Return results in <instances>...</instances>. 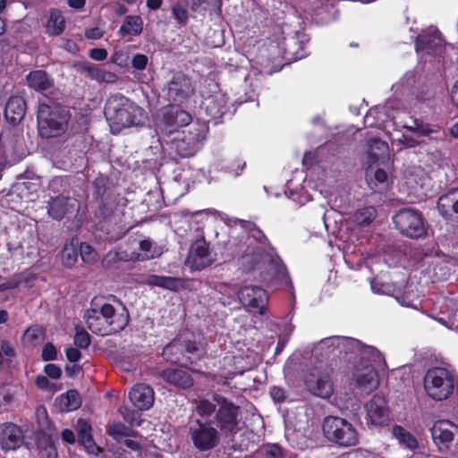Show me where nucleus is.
<instances>
[{
  "label": "nucleus",
  "mask_w": 458,
  "mask_h": 458,
  "mask_svg": "<svg viewBox=\"0 0 458 458\" xmlns=\"http://www.w3.org/2000/svg\"><path fill=\"white\" fill-rule=\"evenodd\" d=\"M194 409L201 419L189 422L187 437L199 452L215 449L220 444V432L235 433L239 407L227 398L217 394L211 400L201 398L195 402Z\"/></svg>",
  "instance_id": "1"
},
{
  "label": "nucleus",
  "mask_w": 458,
  "mask_h": 458,
  "mask_svg": "<svg viewBox=\"0 0 458 458\" xmlns=\"http://www.w3.org/2000/svg\"><path fill=\"white\" fill-rule=\"evenodd\" d=\"M247 248L242 255L241 265L246 269L260 270L265 280L284 277L286 274L284 266L278 257L265 251L267 237L259 230H253L246 240Z\"/></svg>",
  "instance_id": "2"
},
{
  "label": "nucleus",
  "mask_w": 458,
  "mask_h": 458,
  "mask_svg": "<svg viewBox=\"0 0 458 458\" xmlns=\"http://www.w3.org/2000/svg\"><path fill=\"white\" fill-rule=\"evenodd\" d=\"M105 115L114 134L119 133L124 128L141 126L147 120L143 108L121 95L108 98L105 106Z\"/></svg>",
  "instance_id": "3"
},
{
  "label": "nucleus",
  "mask_w": 458,
  "mask_h": 458,
  "mask_svg": "<svg viewBox=\"0 0 458 458\" xmlns=\"http://www.w3.org/2000/svg\"><path fill=\"white\" fill-rule=\"evenodd\" d=\"M71 114L69 111L58 104H45L38 106V127L43 138L59 137L68 129Z\"/></svg>",
  "instance_id": "4"
},
{
  "label": "nucleus",
  "mask_w": 458,
  "mask_h": 458,
  "mask_svg": "<svg viewBox=\"0 0 458 458\" xmlns=\"http://www.w3.org/2000/svg\"><path fill=\"white\" fill-rule=\"evenodd\" d=\"M100 313L105 318L101 324H94L95 334L108 335L126 327L129 323V313L118 299L113 296L108 301H105L100 298Z\"/></svg>",
  "instance_id": "5"
},
{
  "label": "nucleus",
  "mask_w": 458,
  "mask_h": 458,
  "mask_svg": "<svg viewBox=\"0 0 458 458\" xmlns=\"http://www.w3.org/2000/svg\"><path fill=\"white\" fill-rule=\"evenodd\" d=\"M456 384L454 374L446 368H430L424 377L426 393L437 401L447 399L453 394Z\"/></svg>",
  "instance_id": "6"
},
{
  "label": "nucleus",
  "mask_w": 458,
  "mask_h": 458,
  "mask_svg": "<svg viewBox=\"0 0 458 458\" xmlns=\"http://www.w3.org/2000/svg\"><path fill=\"white\" fill-rule=\"evenodd\" d=\"M322 428L327 439L338 445L348 447L358 444V433L345 419L328 416L324 419Z\"/></svg>",
  "instance_id": "7"
},
{
  "label": "nucleus",
  "mask_w": 458,
  "mask_h": 458,
  "mask_svg": "<svg viewBox=\"0 0 458 458\" xmlns=\"http://www.w3.org/2000/svg\"><path fill=\"white\" fill-rule=\"evenodd\" d=\"M206 136V127L199 124H192L187 130L178 133L172 140L171 148L181 157L194 156L201 148Z\"/></svg>",
  "instance_id": "8"
},
{
  "label": "nucleus",
  "mask_w": 458,
  "mask_h": 458,
  "mask_svg": "<svg viewBox=\"0 0 458 458\" xmlns=\"http://www.w3.org/2000/svg\"><path fill=\"white\" fill-rule=\"evenodd\" d=\"M393 221L400 233L407 237L419 239L426 235L425 220L420 211L403 208L394 216Z\"/></svg>",
  "instance_id": "9"
},
{
  "label": "nucleus",
  "mask_w": 458,
  "mask_h": 458,
  "mask_svg": "<svg viewBox=\"0 0 458 458\" xmlns=\"http://www.w3.org/2000/svg\"><path fill=\"white\" fill-rule=\"evenodd\" d=\"M434 443L441 452L458 456V426L448 420H438L430 429Z\"/></svg>",
  "instance_id": "10"
},
{
  "label": "nucleus",
  "mask_w": 458,
  "mask_h": 458,
  "mask_svg": "<svg viewBox=\"0 0 458 458\" xmlns=\"http://www.w3.org/2000/svg\"><path fill=\"white\" fill-rule=\"evenodd\" d=\"M196 86L188 75L177 72L166 82L164 90L167 100L176 104L187 102L195 94Z\"/></svg>",
  "instance_id": "11"
},
{
  "label": "nucleus",
  "mask_w": 458,
  "mask_h": 458,
  "mask_svg": "<svg viewBox=\"0 0 458 458\" xmlns=\"http://www.w3.org/2000/svg\"><path fill=\"white\" fill-rule=\"evenodd\" d=\"M305 385L309 392L321 398H328L333 393L329 373L323 364L310 370L305 377Z\"/></svg>",
  "instance_id": "12"
},
{
  "label": "nucleus",
  "mask_w": 458,
  "mask_h": 458,
  "mask_svg": "<svg viewBox=\"0 0 458 458\" xmlns=\"http://www.w3.org/2000/svg\"><path fill=\"white\" fill-rule=\"evenodd\" d=\"M238 298L248 310H258L261 315L266 313L268 296L264 289L254 285H245L239 289Z\"/></svg>",
  "instance_id": "13"
},
{
  "label": "nucleus",
  "mask_w": 458,
  "mask_h": 458,
  "mask_svg": "<svg viewBox=\"0 0 458 458\" xmlns=\"http://www.w3.org/2000/svg\"><path fill=\"white\" fill-rule=\"evenodd\" d=\"M342 341L350 346L352 351L358 352L361 360L369 361L370 364L369 366H373L376 369H386L384 355L373 346L363 345L355 339H344Z\"/></svg>",
  "instance_id": "14"
},
{
  "label": "nucleus",
  "mask_w": 458,
  "mask_h": 458,
  "mask_svg": "<svg viewBox=\"0 0 458 458\" xmlns=\"http://www.w3.org/2000/svg\"><path fill=\"white\" fill-rule=\"evenodd\" d=\"M353 379L357 387L366 394L374 391L379 385L377 369L373 366H367L361 363L355 368Z\"/></svg>",
  "instance_id": "15"
},
{
  "label": "nucleus",
  "mask_w": 458,
  "mask_h": 458,
  "mask_svg": "<svg viewBox=\"0 0 458 458\" xmlns=\"http://www.w3.org/2000/svg\"><path fill=\"white\" fill-rule=\"evenodd\" d=\"M214 259L205 242H197L191 248L186 263L195 270H201L212 264Z\"/></svg>",
  "instance_id": "16"
},
{
  "label": "nucleus",
  "mask_w": 458,
  "mask_h": 458,
  "mask_svg": "<svg viewBox=\"0 0 458 458\" xmlns=\"http://www.w3.org/2000/svg\"><path fill=\"white\" fill-rule=\"evenodd\" d=\"M23 435L21 428L13 423L0 425V446L3 450H15L21 445Z\"/></svg>",
  "instance_id": "17"
},
{
  "label": "nucleus",
  "mask_w": 458,
  "mask_h": 458,
  "mask_svg": "<svg viewBox=\"0 0 458 458\" xmlns=\"http://www.w3.org/2000/svg\"><path fill=\"white\" fill-rule=\"evenodd\" d=\"M367 416L373 425L381 426L388 421V410L384 397L376 394L367 404Z\"/></svg>",
  "instance_id": "18"
},
{
  "label": "nucleus",
  "mask_w": 458,
  "mask_h": 458,
  "mask_svg": "<svg viewBox=\"0 0 458 458\" xmlns=\"http://www.w3.org/2000/svg\"><path fill=\"white\" fill-rule=\"evenodd\" d=\"M129 398L139 410H148L154 403V391L148 385L138 384L130 391Z\"/></svg>",
  "instance_id": "19"
},
{
  "label": "nucleus",
  "mask_w": 458,
  "mask_h": 458,
  "mask_svg": "<svg viewBox=\"0 0 458 458\" xmlns=\"http://www.w3.org/2000/svg\"><path fill=\"white\" fill-rule=\"evenodd\" d=\"M159 376L166 383L182 389L191 387L194 382L191 373L182 369H166L162 370Z\"/></svg>",
  "instance_id": "20"
},
{
  "label": "nucleus",
  "mask_w": 458,
  "mask_h": 458,
  "mask_svg": "<svg viewBox=\"0 0 458 458\" xmlns=\"http://www.w3.org/2000/svg\"><path fill=\"white\" fill-rule=\"evenodd\" d=\"M185 5L197 14L205 16L219 15L221 13V0H184Z\"/></svg>",
  "instance_id": "21"
},
{
  "label": "nucleus",
  "mask_w": 458,
  "mask_h": 458,
  "mask_svg": "<svg viewBox=\"0 0 458 458\" xmlns=\"http://www.w3.org/2000/svg\"><path fill=\"white\" fill-rule=\"evenodd\" d=\"M75 202L74 199L64 196L56 197L50 201L47 212L54 219L60 220L74 210Z\"/></svg>",
  "instance_id": "22"
},
{
  "label": "nucleus",
  "mask_w": 458,
  "mask_h": 458,
  "mask_svg": "<svg viewBox=\"0 0 458 458\" xmlns=\"http://www.w3.org/2000/svg\"><path fill=\"white\" fill-rule=\"evenodd\" d=\"M26 113V103L23 98L20 96L11 97L4 109L5 118L15 124L19 123L25 115Z\"/></svg>",
  "instance_id": "23"
},
{
  "label": "nucleus",
  "mask_w": 458,
  "mask_h": 458,
  "mask_svg": "<svg viewBox=\"0 0 458 458\" xmlns=\"http://www.w3.org/2000/svg\"><path fill=\"white\" fill-rule=\"evenodd\" d=\"M149 286H157L170 291H179L184 288V281L180 277L149 275L146 279Z\"/></svg>",
  "instance_id": "24"
},
{
  "label": "nucleus",
  "mask_w": 458,
  "mask_h": 458,
  "mask_svg": "<svg viewBox=\"0 0 458 458\" xmlns=\"http://www.w3.org/2000/svg\"><path fill=\"white\" fill-rule=\"evenodd\" d=\"M77 432L79 442L87 449L89 454L98 455L100 448L95 444L91 436V427L83 420L77 422Z\"/></svg>",
  "instance_id": "25"
},
{
  "label": "nucleus",
  "mask_w": 458,
  "mask_h": 458,
  "mask_svg": "<svg viewBox=\"0 0 458 458\" xmlns=\"http://www.w3.org/2000/svg\"><path fill=\"white\" fill-rule=\"evenodd\" d=\"M26 80L29 87L37 91H45L53 86V80L42 70L30 72Z\"/></svg>",
  "instance_id": "26"
},
{
  "label": "nucleus",
  "mask_w": 458,
  "mask_h": 458,
  "mask_svg": "<svg viewBox=\"0 0 458 458\" xmlns=\"http://www.w3.org/2000/svg\"><path fill=\"white\" fill-rule=\"evenodd\" d=\"M442 43L439 32H435L432 36L420 35L417 38L416 50L437 54L441 49Z\"/></svg>",
  "instance_id": "27"
},
{
  "label": "nucleus",
  "mask_w": 458,
  "mask_h": 458,
  "mask_svg": "<svg viewBox=\"0 0 458 458\" xmlns=\"http://www.w3.org/2000/svg\"><path fill=\"white\" fill-rule=\"evenodd\" d=\"M165 119L171 131L177 127L189 125L191 121V115L186 111L174 106L166 112Z\"/></svg>",
  "instance_id": "28"
},
{
  "label": "nucleus",
  "mask_w": 458,
  "mask_h": 458,
  "mask_svg": "<svg viewBox=\"0 0 458 458\" xmlns=\"http://www.w3.org/2000/svg\"><path fill=\"white\" fill-rule=\"evenodd\" d=\"M203 105L207 113L214 119L222 118L226 112V100L220 94L207 98Z\"/></svg>",
  "instance_id": "29"
},
{
  "label": "nucleus",
  "mask_w": 458,
  "mask_h": 458,
  "mask_svg": "<svg viewBox=\"0 0 458 458\" xmlns=\"http://www.w3.org/2000/svg\"><path fill=\"white\" fill-rule=\"evenodd\" d=\"M142 18L138 15H128L124 18L118 32L122 37H134L140 35L142 32Z\"/></svg>",
  "instance_id": "30"
},
{
  "label": "nucleus",
  "mask_w": 458,
  "mask_h": 458,
  "mask_svg": "<svg viewBox=\"0 0 458 458\" xmlns=\"http://www.w3.org/2000/svg\"><path fill=\"white\" fill-rule=\"evenodd\" d=\"M388 153V145L386 141L373 139L369 141L368 149V163L372 165L380 159L386 157Z\"/></svg>",
  "instance_id": "31"
},
{
  "label": "nucleus",
  "mask_w": 458,
  "mask_h": 458,
  "mask_svg": "<svg viewBox=\"0 0 458 458\" xmlns=\"http://www.w3.org/2000/svg\"><path fill=\"white\" fill-rule=\"evenodd\" d=\"M100 298H95L90 302V308L87 310L84 315V318L86 320V324L88 328L95 334V329L93 327L95 323L101 324L104 322V315L100 313Z\"/></svg>",
  "instance_id": "32"
},
{
  "label": "nucleus",
  "mask_w": 458,
  "mask_h": 458,
  "mask_svg": "<svg viewBox=\"0 0 458 458\" xmlns=\"http://www.w3.org/2000/svg\"><path fill=\"white\" fill-rule=\"evenodd\" d=\"M392 435L398 443L405 448L414 450L418 447V441L416 437L401 426H394L392 428Z\"/></svg>",
  "instance_id": "33"
},
{
  "label": "nucleus",
  "mask_w": 458,
  "mask_h": 458,
  "mask_svg": "<svg viewBox=\"0 0 458 458\" xmlns=\"http://www.w3.org/2000/svg\"><path fill=\"white\" fill-rule=\"evenodd\" d=\"M64 28V17L59 11L52 10L46 25L47 32L51 36H58L63 33Z\"/></svg>",
  "instance_id": "34"
},
{
  "label": "nucleus",
  "mask_w": 458,
  "mask_h": 458,
  "mask_svg": "<svg viewBox=\"0 0 458 458\" xmlns=\"http://www.w3.org/2000/svg\"><path fill=\"white\" fill-rule=\"evenodd\" d=\"M183 344L182 339H176L167 344L164 349L162 355L166 360L177 363L182 361L183 357Z\"/></svg>",
  "instance_id": "35"
},
{
  "label": "nucleus",
  "mask_w": 458,
  "mask_h": 458,
  "mask_svg": "<svg viewBox=\"0 0 458 458\" xmlns=\"http://www.w3.org/2000/svg\"><path fill=\"white\" fill-rule=\"evenodd\" d=\"M140 250L141 253L139 257L141 259H155L162 254V249L150 239H144L140 242Z\"/></svg>",
  "instance_id": "36"
},
{
  "label": "nucleus",
  "mask_w": 458,
  "mask_h": 458,
  "mask_svg": "<svg viewBox=\"0 0 458 458\" xmlns=\"http://www.w3.org/2000/svg\"><path fill=\"white\" fill-rule=\"evenodd\" d=\"M183 344V351L189 354L190 360H199L200 359L206 352L205 345L200 341L196 342L195 340L182 339Z\"/></svg>",
  "instance_id": "37"
},
{
  "label": "nucleus",
  "mask_w": 458,
  "mask_h": 458,
  "mask_svg": "<svg viewBox=\"0 0 458 458\" xmlns=\"http://www.w3.org/2000/svg\"><path fill=\"white\" fill-rule=\"evenodd\" d=\"M81 404V396L76 390H69L60 397V405L65 411L77 410Z\"/></svg>",
  "instance_id": "38"
},
{
  "label": "nucleus",
  "mask_w": 458,
  "mask_h": 458,
  "mask_svg": "<svg viewBox=\"0 0 458 458\" xmlns=\"http://www.w3.org/2000/svg\"><path fill=\"white\" fill-rule=\"evenodd\" d=\"M455 192L442 195L437 201V210L445 216L449 217L454 213Z\"/></svg>",
  "instance_id": "39"
},
{
  "label": "nucleus",
  "mask_w": 458,
  "mask_h": 458,
  "mask_svg": "<svg viewBox=\"0 0 458 458\" xmlns=\"http://www.w3.org/2000/svg\"><path fill=\"white\" fill-rule=\"evenodd\" d=\"M377 216V211L374 207L369 206L358 209L353 215V220L356 224L365 226L374 221Z\"/></svg>",
  "instance_id": "40"
},
{
  "label": "nucleus",
  "mask_w": 458,
  "mask_h": 458,
  "mask_svg": "<svg viewBox=\"0 0 458 458\" xmlns=\"http://www.w3.org/2000/svg\"><path fill=\"white\" fill-rule=\"evenodd\" d=\"M107 433L114 439L118 440L125 437H136L137 433L122 422L113 423L108 426Z\"/></svg>",
  "instance_id": "41"
},
{
  "label": "nucleus",
  "mask_w": 458,
  "mask_h": 458,
  "mask_svg": "<svg viewBox=\"0 0 458 458\" xmlns=\"http://www.w3.org/2000/svg\"><path fill=\"white\" fill-rule=\"evenodd\" d=\"M78 259V249L72 243H67L64 245L62 251V262L65 267H72Z\"/></svg>",
  "instance_id": "42"
},
{
  "label": "nucleus",
  "mask_w": 458,
  "mask_h": 458,
  "mask_svg": "<svg viewBox=\"0 0 458 458\" xmlns=\"http://www.w3.org/2000/svg\"><path fill=\"white\" fill-rule=\"evenodd\" d=\"M43 339L44 331L42 327L38 326H33L29 327L23 335L24 342L30 345H36L37 344L42 342Z\"/></svg>",
  "instance_id": "43"
},
{
  "label": "nucleus",
  "mask_w": 458,
  "mask_h": 458,
  "mask_svg": "<svg viewBox=\"0 0 458 458\" xmlns=\"http://www.w3.org/2000/svg\"><path fill=\"white\" fill-rule=\"evenodd\" d=\"M403 127L408 131L421 136H428L431 135L432 133L440 134V136L445 134V132L441 131L439 129H430L428 125H424L419 123L417 120L413 121V125H404Z\"/></svg>",
  "instance_id": "44"
},
{
  "label": "nucleus",
  "mask_w": 458,
  "mask_h": 458,
  "mask_svg": "<svg viewBox=\"0 0 458 458\" xmlns=\"http://www.w3.org/2000/svg\"><path fill=\"white\" fill-rule=\"evenodd\" d=\"M76 70L81 73L85 74L91 80H95L99 81L101 70L88 64V63H79L75 64Z\"/></svg>",
  "instance_id": "45"
},
{
  "label": "nucleus",
  "mask_w": 458,
  "mask_h": 458,
  "mask_svg": "<svg viewBox=\"0 0 458 458\" xmlns=\"http://www.w3.org/2000/svg\"><path fill=\"white\" fill-rule=\"evenodd\" d=\"M114 203V200L112 199H103L102 206L99 208V216H101L104 218H107L110 216H115L116 215H119L122 213L120 208L117 207L113 208Z\"/></svg>",
  "instance_id": "46"
},
{
  "label": "nucleus",
  "mask_w": 458,
  "mask_h": 458,
  "mask_svg": "<svg viewBox=\"0 0 458 458\" xmlns=\"http://www.w3.org/2000/svg\"><path fill=\"white\" fill-rule=\"evenodd\" d=\"M112 63L121 66L125 67L128 65L130 61V52L129 48H120V49H114L112 56H111Z\"/></svg>",
  "instance_id": "47"
},
{
  "label": "nucleus",
  "mask_w": 458,
  "mask_h": 458,
  "mask_svg": "<svg viewBox=\"0 0 458 458\" xmlns=\"http://www.w3.org/2000/svg\"><path fill=\"white\" fill-rule=\"evenodd\" d=\"M370 171H367V176L369 177L368 180L369 187L377 191V184L386 182L387 179V174L383 169H377L373 172V176L370 175Z\"/></svg>",
  "instance_id": "48"
},
{
  "label": "nucleus",
  "mask_w": 458,
  "mask_h": 458,
  "mask_svg": "<svg viewBox=\"0 0 458 458\" xmlns=\"http://www.w3.org/2000/svg\"><path fill=\"white\" fill-rule=\"evenodd\" d=\"M79 250L83 262L92 263L97 259V252L89 244L81 243Z\"/></svg>",
  "instance_id": "49"
},
{
  "label": "nucleus",
  "mask_w": 458,
  "mask_h": 458,
  "mask_svg": "<svg viewBox=\"0 0 458 458\" xmlns=\"http://www.w3.org/2000/svg\"><path fill=\"white\" fill-rule=\"evenodd\" d=\"M36 443L39 452L47 449L49 446L55 445L53 437L45 432H40L37 435Z\"/></svg>",
  "instance_id": "50"
},
{
  "label": "nucleus",
  "mask_w": 458,
  "mask_h": 458,
  "mask_svg": "<svg viewBox=\"0 0 458 458\" xmlns=\"http://www.w3.org/2000/svg\"><path fill=\"white\" fill-rule=\"evenodd\" d=\"M90 344L89 335L81 328L76 329L74 336V344L79 348H87Z\"/></svg>",
  "instance_id": "51"
},
{
  "label": "nucleus",
  "mask_w": 458,
  "mask_h": 458,
  "mask_svg": "<svg viewBox=\"0 0 458 458\" xmlns=\"http://www.w3.org/2000/svg\"><path fill=\"white\" fill-rule=\"evenodd\" d=\"M173 14L181 25H185L188 21V12L181 4L173 6Z\"/></svg>",
  "instance_id": "52"
},
{
  "label": "nucleus",
  "mask_w": 458,
  "mask_h": 458,
  "mask_svg": "<svg viewBox=\"0 0 458 458\" xmlns=\"http://www.w3.org/2000/svg\"><path fill=\"white\" fill-rule=\"evenodd\" d=\"M123 259H124L123 252L109 251L103 259L102 264L106 267H110Z\"/></svg>",
  "instance_id": "53"
},
{
  "label": "nucleus",
  "mask_w": 458,
  "mask_h": 458,
  "mask_svg": "<svg viewBox=\"0 0 458 458\" xmlns=\"http://www.w3.org/2000/svg\"><path fill=\"white\" fill-rule=\"evenodd\" d=\"M0 352L7 359L13 358L16 354L13 344L8 340H2L0 343Z\"/></svg>",
  "instance_id": "54"
},
{
  "label": "nucleus",
  "mask_w": 458,
  "mask_h": 458,
  "mask_svg": "<svg viewBox=\"0 0 458 458\" xmlns=\"http://www.w3.org/2000/svg\"><path fill=\"white\" fill-rule=\"evenodd\" d=\"M148 58L146 55L137 54L131 59V65L134 69L142 71L146 68Z\"/></svg>",
  "instance_id": "55"
},
{
  "label": "nucleus",
  "mask_w": 458,
  "mask_h": 458,
  "mask_svg": "<svg viewBox=\"0 0 458 458\" xmlns=\"http://www.w3.org/2000/svg\"><path fill=\"white\" fill-rule=\"evenodd\" d=\"M42 359L44 360H55L57 358V352L55 347L51 343L45 344L42 350Z\"/></svg>",
  "instance_id": "56"
},
{
  "label": "nucleus",
  "mask_w": 458,
  "mask_h": 458,
  "mask_svg": "<svg viewBox=\"0 0 458 458\" xmlns=\"http://www.w3.org/2000/svg\"><path fill=\"white\" fill-rule=\"evenodd\" d=\"M120 412L126 422L130 423L131 425H139V423L136 422L138 420V413L135 411L124 407L120 410Z\"/></svg>",
  "instance_id": "57"
},
{
  "label": "nucleus",
  "mask_w": 458,
  "mask_h": 458,
  "mask_svg": "<svg viewBox=\"0 0 458 458\" xmlns=\"http://www.w3.org/2000/svg\"><path fill=\"white\" fill-rule=\"evenodd\" d=\"M44 371L47 375V377L53 379H58L62 375L61 369L57 365L53 363L47 364L44 368Z\"/></svg>",
  "instance_id": "58"
},
{
  "label": "nucleus",
  "mask_w": 458,
  "mask_h": 458,
  "mask_svg": "<svg viewBox=\"0 0 458 458\" xmlns=\"http://www.w3.org/2000/svg\"><path fill=\"white\" fill-rule=\"evenodd\" d=\"M89 56L96 61H104L107 57V51L104 48H92Z\"/></svg>",
  "instance_id": "59"
},
{
  "label": "nucleus",
  "mask_w": 458,
  "mask_h": 458,
  "mask_svg": "<svg viewBox=\"0 0 458 458\" xmlns=\"http://www.w3.org/2000/svg\"><path fill=\"white\" fill-rule=\"evenodd\" d=\"M270 396L275 402L282 403L285 396H284V391L277 386H273L270 388L269 391Z\"/></svg>",
  "instance_id": "60"
},
{
  "label": "nucleus",
  "mask_w": 458,
  "mask_h": 458,
  "mask_svg": "<svg viewBox=\"0 0 458 458\" xmlns=\"http://www.w3.org/2000/svg\"><path fill=\"white\" fill-rule=\"evenodd\" d=\"M118 77L115 73L112 72H106L101 70L100 78L98 82H106V83H114L117 81Z\"/></svg>",
  "instance_id": "61"
},
{
  "label": "nucleus",
  "mask_w": 458,
  "mask_h": 458,
  "mask_svg": "<svg viewBox=\"0 0 458 458\" xmlns=\"http://www.w3.org/2000/svg\"><path fill=\"white\" fill-rule=\"evenodd\" d=\"M66 357L69 361L76 362L81 359V354L77 348L70 347L66 349Z\"/></svg>",
  "instance_id": "62"
},
{
  "label": "nucleus",
  "mask_w": 458,
  "mask_h": 458,
  "mask_svg": "<svg viewBox=\"0 0 458 458\" xmlns=\"http://www.w3.org/2000/svg\"><path fill=\"white\" fill-rule=\"evenodd\" d=\"M20 281L15 278H11L6 282L0 284V292L15 289L19 286Z\"/></svg>",
  "instance_id": "63"
},
{
  "label": "nucleus",
  "mask_w": 458,
  "mask_h": 458,
  "mask_svg": "<svg viewBox=\"0 0 458 458\" xmlns=\"http://www.w3.org/2000/svg\"><path fill=\"white\" fill-rule=\"evenodd\" d=\"M85 36L89 39H99L103 37V32L99 28H91L86 30Z\"/></svg>",
  "instance_id": "64"
}]
</instances>
